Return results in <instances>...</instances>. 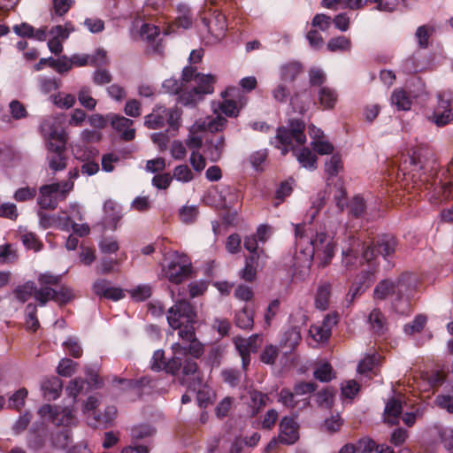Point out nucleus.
<instances>
[{"label":"nucleus","mask_w":453,"mask_h":453,"mask_svg":"<svg viewBox=\"0 0 453 453\" xmlns=\"http://www.w3.org/2000/svg\"><path fill=\"white\" fill-rule=\"evenodd\" d=\"M62 388L61 380L56 376L46 378L41 383V391L43 397L47 400L57 399L62 391Z\"/></svg>","instance_id":"nucleus-23"},{"label":"nucleus","mask_w":453,"mask_h":453,"mask_svg":"<svg viewBox=\"0 0 453 453\" xmlns=\"http://www.w3.org/2000/svg\"><path fill=\"white\" fill-rule=\"evenodd\" d=\"M261 339L259 334H255L248 338L236 337L234 345L242 357V368L246 370L250 362V353L256 352L260 347Z\"/></svg>","instance_id":"nucleus-13"},{"label":"nucleus","mask_w":453,"mask_h":453,"mask_svg":"<svg viewBox=\"0 0 453 453\" xmlns=\"http://www.w3.org/2000/svg\"><path fill=\"white\" fill-rule=\"evenodd\" d=\"M173 357L165 362L163 371L171 374H176L181 366V357L187 356V348L182 343L175 342L172 344Z\"/></svg>","instance_id":"nucleus-22"},{"label":"nucleus","mask_w":453,"mask_h":453,"mask_svg":"<svg viewBox=\"0 0 453 453\" xmlns=\"http://www.w3.org/2000/svg\"><path fill=\"white\" fill-rule=\"evenodd\" d=\"M112 128L120 134L125 141H131L135 136V129L133 127V120L114 113L107 114Z\"/></svg>","instance_id":"nucleus-18"},{"label":"nucleus","mask_w":453,"mask_h":453,"mask_svg":"<svg viewBox=\"0 0 453 453\" xmlns=\"http://www.w3.org/2000/svg\"><path fill=\"white\" fill-rule=\"evenodd\" d=\"M337 323L335 314H327L321 324L312 325L309 330L311 337L318 343L326 342L330 335L331 329Z\"/></svg>","instance_id":"nucleus-17"},{"label":"nucleus","mask_w":453,"mask_h":453,"mask_svg":"<svg viewBox=\"0 0 453 453\" xmlns=\"http://www.w3.org/2000/svg\"><path fill=\"white\" fill-rule=\"evenodd\" d=\"M169 326L173 330H178V335L185 330H195L196 312L193 306L185 300L176 302L169 308L166 315Z\"/></svg>","instance_id":"nucleus-4"},{"label":"nucleus","mask_w":453,"mask_h":453,"mask_svg":"<svg viewBox=\"0 0 453 453\" xmlns=\"http://www.w3.org/2000/svg\"><path fill=\"white\" fill-rule=\"evenodd\" d=\"M9 110L14 119H24L27 116V111L25 105L19 100H12L9 104Z\"/></svg>","instance_id":"nucleus-56"},{"label":"nucleus","mask_w":453,"mask_h":453,"mask_svg":"<svg viewBox=\"0 0 453 453\" xmlns=\"http://www.w3.org/2000/svg\"><path fill=\"white\" fill-rule=\"evenodd\" d=\"M154 432L155 430L153 427L149 425L142 424L132 427L131 436L133 439L139 440L151 436Z\"/></svg>","instance_id":"nucleus-57"},{"label":"nucleus","mask_w":453,"mask_h":453,"mask_svg":"<svg viewBox=\"0 0 453 453\" xmlns=\"http://www.w3.org/2000/svg\"><path fill=\"white\" fill-rule=\"evenodd\" d=\"M295 325L288 330L284 337V345L288 348H295L301 340L300 329L307 323V316L303 311H297L290 317Z\"/></svg>","instance_id":"nucleus-14"},{"label":"nucleus","mask_w":453,"mask_h":453,"mask_svg":"<svg viewBox=\"0 0 453 453\" xmlns=\"http://www.w3.org/2000/svg\"><path fill=\"white\" fill-rule=\"evenodd\" d=\"M189 163L192 169L196 173H201L206 166V160L199 151L193 150L189 157Z\"/></svg>","instance_id":"nucleus-58"},{"label":"nucleus","mask_w":453,"mask_h":453,"mask_svg":"<svg viewBox=\"0 0 453 453\" xmlns=\"http://www.w3.org/2000/svg\"><path fill=\"white\" fill-rule=\"evenodd\" d=\"M225 146V138L223 136L211 139L206 142L204 153L211 162H218L222 157Z\"/></svg>","instance_id":"nucleus-25"},{"label":"nucleus","mask_w":453,"mask_h":453,"mask_svg":"<svg viewBox=\"0 0 453 453\" xmlns=\"http://www.w3.org/2000/svg\"><path fill=\"white\" fill-rule=\"evenodd\" d=\"M65 143L63 142L58 143L48 142L46 145L49 168L53 173L63 171L66 167Z\"/></svg>","instance_id":"nucleus-12"},{"label":"nucleus","mask_w":453,"mask_h":453,"mask_svg":"<svg viewBox=\"0 0 453 453\" xmlns=\"http://www.w3.org/2000/svg\"><path fill=\"white\" fill-rule=\"evenodd\" d=\"M78 99L80 104L88 110H94L96 106V100L90 96V89L87 87L80 89Z\"/></svg>","instance_id":"nucleus-52"},{"label":"nucleus","mask_w":453,"mask_h":453,"mask_svg":"<svg viewBox=\"0 0 453 453\" xmlns=\"http://www.w3.org/2000/svg\"><path fill=\"white\" fill-rule=\"evenodd\" d=\"M77 363L69 358H62L58 365L57 372L65 377L72 376L75 372Z\"/></svg>","instance_id":"nucleus-53"},{"label":"nucleus","mask_w":453,"mask_h":453,"mask_svg":"<svg viewBox=\"0 0 453 453\" xmlns=\"http://www.w3.org/2000/svg\"><path fill=\"white\" fill-rule=\"evenodd\" d=\"M73 30L74 28L72 23L66 22L64 26L57 25L52 27L49 34L51 35V38H58V40L64 42Z\"/></svg>","instance_id":"nucleus-43"},{"label":"nucleus","mask_w":453,"mask_h":453,"mask_svg":"<svg viewBox=\"0 0 453 453\" xmlns=\"http://www.w3.org/2000/svg\"><path fill=\"white\" fill-rule=\"evenodd\" d=\"M313 150L319 155H328L333 153L334 146L326 140H315L311 142Z\"/></svg>","instance_id":"nucleus-63"},{"label":"nucleus","mask_w":453,"mask_h":453,"mask_svg":"<svg viewBox=\"0 0 453 453\" xmlns=\"http://www.w3.org/2000/svg\"><path fill=\"white\" fill-rule=\"evenodd\" d=\"M51 101L60 109H69L74 105L76 99L72 94L58 93L51 96Z\"/></svg>","instance_id":"nucleus-45"},{"label":"nucleus","mask_w":453,"mask_h":453,"mask_svg":"<svg viewBox=\"0 0 453 453\" xmlns=\"http://www.w3.org/2000/svg\"><path fill=\"white\" fill-rule=\"evenodd\" d=\"M409 274L403 275L396 282L384 280L380 281L374 289V297L383 300L390 296L397 295L402 296L403 293L410 288L407 280L410 279Z\"/></svg>","instance_id":"nucleus-10"},{"label":"nucleus","mask_w":453,"mask_h":453,"mask_svg":"<svg viewBox=\"0 0 453 453\" xmlns=\"http://www.w3.org/2000/svg\"><path fill=\"white\" fill-rule=\"evenodd\" d=\"M226 123V119L219 115L215 117H207L203 120L196 121L192 127V130L209 131L211 133L221 131Z\"/></svg>","instance_id":"nucleus-24"},{"label":"nucleus","mask_w":453,"mask_h":453,"mask_svg":"<svg viewBox=\"0 0 453 453\" xmlns=\"http://www.w3.org/2000/svg\"><path fill=\"white\" fill-rule=\"evenodd\" d=\"M26 312V326L30 331H36L39 326V321L36 317L37 308L34 303H28L25 310Z\"/></svg>","instance_id":"nucleus-48"},{"label":"nucleus","mask_w":453,"mask_h":453,"mask_svg":"<svg viewBox=\"0 0 453 453\" xmlns=\"http://www.w3.org/2000/svg\"><path fill=\"white\" fill-rule=\"evenodd\" d=\"M181 112L178 108L156 106L152 112L145 116L144 125L150 129L167 127V131L176 132L179 128Z\"/></svg>","instance_id":"nucleus-5"},{"label":"nucleus","mask_w":453,"mask_h":453,"mask_svg":"<svg viewBox=\"0 0 453 453\" xmlns=\"http://www.w3.org/2000/svg\"><path fill=\"white\" fill-rule=\"evenodd\" d=\"M254 319L252 311L243 308L235 315V324L242 329H250L253 326Z\"/></svg>","instance_id":"nucleus-44"},{"label":"nucleus","mask_w":453,"mask_h":453,"mask_svg":"<svg viewBox=\"0 0 453 453\" xmlns=\"http://www.w3.org/2000/svg\"><path fill=\"white\" fill-rule=\"evenodd\" d=\"M391 102L398 110L408 111L411 107V98L403 89H395L391 96Z\"/></svg>","instance_id":"nucleus-34"},{"label":"nucleus","mask_w":453,"mask_h":453,"mask_svg":"<svg viewBox=\"0 0 453 453\" xmlns=\"http://www.w3.org/2000/svg\"><path fill=\"white\" fill-rule=\"evenodd\" d=\"M208 30L217 38L224 35L226 29V17L220 12L214 13L213 18L207 24Z\"/></svg>","instance_id":"nucleus-31"},{"label":"nucleus","mask_w":453,"mask_h":453,"mask_svg":"<svg viewBox=\"0 0 453 453\" xmlns=\"http://www.w3.org/2000/svg\"><path fill=\"white\" fill-rule=\"evenodd\" d=\"M302 71V66L296 62L286 64L281 66L280 79L283 81H293Z\"/></svg>","instance_id":"nucleus-39"},{"label":"nucleus","mask_w":453,"mask_h":453,"mask_svg":"<svg viewBox=\"0 0 453 453\" xmlns=\"http://www.w3.org/2000/svg\"><path fill=\"white\" fill-rule=\"evenodd\" d=\"M342 169V162L338 154H334L325 163V172L329 177L336 176Z\"/></svg>","instance_id":"nucleus-49"},{"label":"nucleus","mask_w":453,"mask_h":453,"mask_svg":"<svg viewBox=\"0 0 453 453\" xmlns=\"http://www.w3.org/2000/svg\"><path fill=\"white\" fill-rule=\"evenodd\" d=\"M438 107L434 113V121L438 127H443L453 120V110L450 107V95L438 96Z\"/></svg>","instance_id":"nucleus-19"},{"label":"nucleus","mask_w":453,"mask_h":453,"mask_svg":"<svg viewBox=\"0 0 453 453\" xmlns=\"http://www.w3.org/2000/svg\"><path fill=\"white\" fill-rule=\"evenodd\" d=\"M59 189L60 183L43 185L40 188L37 203L41 209L53 210L57 207L60 200Z\"/></svg>","instance_id":"nucleus-16"},{"label":"nucleus","mask_w":453,"mask_h":453,"mask_svg":"<svg viewBox=\"0 0 453 453\" xmlns=\"http://www.w3.org/2000/svg\"><path fill=\"white\" fill-rule=\"evenodd\" d=\"M37 413L42 421L52 422L57 426H70L75 420L73 410L68 407L43 404Z\"/></svg>","instance_id":"nucleus-8"},{"label":"nucleus","mask_w":453,"mask_h":453,"mask_svg":"<svg viewBox=\"0 0 453 453\" xmlns=\"http://www.w3.org/2000/svg\"><path fill=\"white\" fill-rule=\"evenodd\" d=\"M327 50L329 51H348L351 48V42L345 36H337L332 38L327 42Z\"/></svg>","instance_id":"nucleus-41"},{"label":"nucleus","mask_w":453,"mask_h":453,"mask_svg":"<svg viewBox=\"0 0 453 453\" xmlns=\"http://www.w3.org/2000/svg\"><path fill=\"white\" fill-rule=\"evenodd\" d=\"M319 101L323 109H332L337 102L336 92L328 87H320L318 91Z\"/></svg>","instance_id":"nucleus-30"},{"label":"nucleus","mask_w":453,"mask_h":453,"mask_svg":"<svg viewBox=\"0 0 453 453\" xmlns=\"http://www.w3.org/2000/svg\"><path fill=\"white\" fill-rule=\"evenodd\" d=\"M294 154L302 167L310 171H314L317 168V157L307 147H303L299 150H295Z\"/></svg>","instance_id":"nucleus-26"},{"label":"nucleus","mask_w":453,"mask_h":453,"mask_svg":"<svg viewBox=\"0 0 453 453\" xmlns=\"http://www.w3.org/2000/svg\"><path fill=\"white\" fill-rule=\"evenodd\" d=\"M173 179L181 183H188L195 179V174L188 165L182 164L174 167Z\"/></svg>","instance_id":"nucleus-38"},{"label":"nucleus","mask_w":453,"mask_h":453,"mask_svg":"<svg viewBox=\"0 0 453 453\" xmlns=\"http://www.w3.org/2000/svg\"><path fill=\"white\" fill-rule=\"evenodd\" d=\"M311 96L306 91L295 93L290 97V104L294 111L300 114L305 113L310 106Z\"/></svg>","instance_id":"nucleus-28"},{"label":"nucleus","mask_w":453,"mask_h":453,"mask_svg":"<svg viewBox=\"0 0 453 453\" xmlns=\"http://www.w3.org/2000/svg\"><path fill=\"white\" fill-rule=\"evenodd\" d=\"M341 390L343 397L353 399L357 393L359 391V385L356 380H349L342 384Z\"/></svg>","instance_id":"nucleus-62"},{"label":"nucleus","mask_w":453,"mask_h":453,"mask_svg":"<svg viewBox=\"0 0 453 453\" xmlns=\"http://www.w3.org/2000/svg\"><path fill=\"white\" fill-rule=\"evenodd\" d=\"M37 280H38L40 288H42V287L54 288L59 284V282L61 280V275H56V274H52L50 273H40L38 275Z\"/></svg>","instance_id":"nucleus-55"},{"label":"nucleus","mask_w":453,"mask_h":453,"mask_svg":"<svg viewBox=\"0 0 453 453\" xmlns=\"http://www.w3.org/2000/svg\"><path fill=\"white\" fill-rule=\"evenodd\" d=\"M27 396V390L25 388H19L9 399L11 407L19 410L25 403Z\"/></svg>","instance_id":"nucleus-61"},{"label":"nucleus","mask_w":453,"mask_h":453,"mask_svg":"<svg viewBox=\"0 0 453 453\" xmlns=\"http://www.w3.org/2000/svg\"><path fill=\"white\" fill-rule=\"evenodd\" d=\"M98 405L99 400L96 396H89L85 402L82 411L85 415H87L88 423L89 420H93L94 416L98 415L96 413V409L98 407Z\"/></svg>","instance_id":"nucleus-60"},{"label":"nucleus","mask_w":453,"mask_h":453,"mask_svg":"<svg viewBox=\"0 0 453 453\" xmlns=\"http://www.w3.org/2000/svg\"><path fill=\"white\" fill-rule=\"evenodd\" d=\"M258 258L255 257V254H250L246 258L244 268L241 271V277L246 281H252L257 275V266Z\"/></svg>","instance_id":"nucleus-37"},{"label":"nucleus","mask_w":453,"mask_h":453,"mask_svg":"<svg viewBox=\"0 0 453 453\" xmlns=\"http://www.w3.org/2000/svg\"><path fill=\"white\" fill-rule=\"evenodd\" d=\"M426 323V317L423 315H418L415 317L413 321L407 324L404 326V332L408 334H413L420 332Z\"/></svg>","instance_id":"nucleus-59"},{"label":"nucleus","mask_w":453,"mask_h":453,"mask_svg":"<svg viewBox=\"0 0 453 453\" xmlns=\"http://www.w3.org/2000/svg\"><path fill=\"white\" fill-rule=\"evenodd\" d=\"M314 377L322 382L330 381L334 377L331 365L328 363L320 364L314 371Z\"/></svg>","instance_id":"nucleus-51"},{"label":"nucleus","mask_w":453,"mask_h":453,"mask_svg":"<svg viewBox=\"0 0 453 453\" xmlns=\"http://www.w3.org/2000/svg\"><path fill=\"white\" fill-rule=\"evenodd\" d=\"M183 343H188L187 348V355H190L195 358H199L204 352L203 345L199 342L196 336L195 330H185L180 333L179 337Z\"/></svg>","instance_id":"nucleus-21"},{"label":"nucleus","mask_w":453,"mask_h":453,"mask_svg":"<svg viewBox=\"0 0 453 453\" xmlns=\"http://www.w3.org/2000/svg\"><path fill=\"white\" fill-rule=\"evenodd\" d=\"M117 410L114 406H107L104 414H98L93 417V420H89V425L97 426L110 423L116 416Z\"/></svg>","instance_id":"nucleus-47"},{"label":"nucleus","mask_w":453,"mask_h":453,"mask_svg":"<svg viewBox=\"0 0 453 453\" xmlns=\"http://www.w3.org/2000/svg\"><path fill=\"white\" fill-rule=\"evenodd\" d=\"M403 406L400 401L391 399L388 401L385 407V420L388 424L394 425L397 422V418L401 414Z\"/></svg>","instance_id":"nucleus-32"},{"label":"nucleus","mask_w":453,"mask_h":453,"mask_svg":"<svg viewBox=\"0 0 453 453\" xmlns=\"http://www.w3.org/2000/svg\"><path fill=\"white\" fill-rule=\"evenodd\" d=\"M18 258L17 250L12 244L5 243L0 246V262L13 263Z\"/></svg>","instance_id":"nucleus-50"},{"label":"nucleus","mask_w":453,"mask_h":453,"mask_svg":"<svg viewBox=\"0 0 453 453\" xmlns=\"http://www.w3.org/2000/svg\"><path fill=\"white\" fill-rule=\"evenodd\" d=\"M72 297V289L65 286L60 287L58 289L50 287H42L38 288L35 292V300L41 306H44L50 300L59 303H65Z\"/></svg>","instance_id":"nucleus-11"},{"label":"nucleus","mask_w":453,"mask_h":453,"mask_svg":"<svg viewBox=\"0 0 453 453\" xmlns=\"http://www.w3.org/2000/svg\"><path fill=\"white\" fill-rule=\"evenodd\" d=\"M40 131L48 142H66L67 134L64 130H58L55 125V119L51 117L44 119L40 124Z\"/></svg>","instance_id":"nucleus-20"},{"label":"nucleus","mask_w":453,"mask_h":453,"mask_svg":"<svg viewBox=\"0 0 453 453\" xmlns=\"http://www.w3.org/2000/svg\"><path fill=\"white\" fill-rule=\"evenodd\" d=\"M395 238L391 235L381 236L377 241L376 249L371 247L370 241L363 240L361 234H358L357 237L353 236L349 238L348 246L342 249V265L349 271L355 269L358 263L363 264L365 261L363 258V254L368 250L369 256L372 251L373 252L372 264H373V268L376 272L375 252L381 254L383 257H388L395 252Z\"/></svg>","instance_id":"nucleus-2"},{"label":"nucleus","mask_w":453,"mask_h":453,"mask_svg":"<svg viewBox=\"0 0 453 453\" xmlns=\"http://www.w3.org/2000/svg\"><path fill=\"white\" fill-rule=\"evenodd\" d=\"M191 262L185 255L175 254L164 267V274L172 283L182 282L190 273Z\"/></svg>","instance_id":"nucleus-7"},{"label":"nucleus","mask_w":453,"mask_h":453,"mask_svg":"<svg viewBox=\"0 0 453 453\" xmlns=\"http://www.w3.org/2000/svg\"><path fill=\"white\" fill-rule=\"evenodd\" d=\"M37 290L35 282L28 280L23 285L17 287L14 290V294L19 301L25 303L33 296L35 298V292Z\"/></svg>","instance_id":"nucleus-36"},{"label":"nucleus","mask_w":453,"mask_h":453,"mask_svg":"<svg viewBox=\"0 0 453 453\" xmlns=\"http://www.w3.org/2000/svg\"><path fill=\"white\" fill-rule=\"evenodd\" d=\"M63 345L65 350L68 352V354L73 357L74 358L81 357L82 349L79 342L76 341V339L69 337L65 342H64Z\"/></svg>","instance_id":"nucleus-64"},{"label":"nucleus","mask_w":453,"mask_h":453,"mask_svg":"<svg viewBox=\"0 0 453 453\" xmlns=\"http://www.w3.org/2000/svg\"><path fill=\"white\" fill-rule=\"evenodd\" d=\"M296 395L294 392H291L288 388H282L279 394V399L278 401L282 403L284 406L294 409L298 406L299 403H301L300 408H305L309 405L310 402L308 398H303L301 401H296L295 397Z\"/></svg>","instance_id":"nucleus-27"},{"label":"nucleus","mask_w":453,"mask_h":453,"mask_svg":"<svg viewBox=\"0 0 453 453\" xmlns=\"http://www.w3.org/2000/svg\"><path fill=\"white\" fill-rule=\"evenodd\" d=\"M296 252L295 266L309 269L316 256L322 266H326L333 259L336 244L334 236L311 223L295 226Z\"/></svg>","instance_id":"nucleus-1"},{"label":"nucleus","mask_w":453,"mask_h":453,"mask_svg":"<svg viewBox=\"0 0 453 453\" xmlns=\"http://www.w3.org/2000/svg\"><path fill=\"white\" fill-rule=\"evenodd\" d=\"M280 443L291 445L299 439V425L293 417H284L280 422Z\"/></svg>","instance_id":"nucleus-15"},{"label":"nucleus","mask_w":453,"mask_h":453,"mask_svg":"<svg viewBox=\"0 0 453 453\" xmlns=\"http://www.w3.org/2000/svg\"><path fill=\"white\" fill-rule=\"evenodd\" d=\"M331 286L328 283H322L318 287L315 305L318 309L325 311L328 307Z\"/></svg>","instance_id":"nucleus-33"},{"label":"nucleus","mask_w":453,"mask_h":453,"mask_svg":"<svg viewBox=\"0 0 453 453\" xmlns=\"http://www.w3.org/2000/svg\"><path fill=\"white\" fill-rule=\"evenodd\" d=\"M368 322L374 333L380 334L386 330V319L379 309H373L368 317Z\"/></svg>","instance_id":"nucleus-35"},{"label":"nucleus","mask_w":453,"mask_h":453,"mask_svg":"<svg viewBox=\"0 0 453 453\" xmlns=\"http://www.w3.org/2000/svg\"><path fill=\"white\" fill-rule=\"evenodd\" d=\"M380 358V356L377 353L365 356L357 365V372L362 374L372 372L373 369L379 365Z\"/></svg>","instance_id":"nucleus-40"},{"label":"nucleus","mask_w":453,"mask_h":453,"mask_svg":"<svg viewBox=\"0 0 453 453\" xmlns=\"http://www.w3.org/2000/svg\"><path fill=\"white\" fill-rule=\"evenodd\" d=\"M20 240L23 245L27 250H33L34 251H39L42 249V242L33 232H25L21 234Z\"/></svg>","instance_id":"nucleus-42"},{"label":"nucleus","mask_w":453,"mask_h":453,"mask_svg":"<svg viewBox=\"0 0 453 453\" xmlns=\"http://www.w3.org/2000/svg\"><path fill=\"white\" fill-rule=\"evenodd\" d=\"M373 257V252H371L369 257V251L366 250L363 254V258L367 263L368 269L363 270L361 275L357 276L356 282L350 288L348 293V298L352 302L360 293L364 292L375 279V271L372 260Z\"/></svg>","instance_id":"nucleus-9"},{"label":"nucleus","mask_w":453,"mask_h":453,"mask_svg":"<svg viewBox=\"0 0 453 453\" xmlns=\"http://www.w3.org/2000/svg\"><path fill=\"white\" fill-rule=\"evenodd\" d=\"M127 292L133 300L136 302H142L150 297L152 289L149 284H142L127 290Z\"/></svg>","instance_id":"nucleus-46"},{"label":"nucleus","mask_w":453,"mask_h":453,"mask_svg":"<svg viewBox=\"0 0 453 453\" xmlns=\"http://www.w3.org/2000/svg\"><path fill=\"white\" fill-rule=\"evenodd\" d=\"M305 125L301 119H292L289 120L288 128L280 127L277 130L276 142L282 146L281 153L285 155L295 146L305 143L306 136L303 133Z\"/></svg>","instance_id":"nucleus-6"},{"label":"nucleus","mask_w":453,"mask_h":453,"mask_svg":"<svg viewBox=\"0 0 453 453\" xmlns=\"http://www.w3.org/2000/svg\"><path fill=\"white\" fill-rule=\"evenodd\" d=\"M215 80V77L211 74L197 73L196 68L185 67L183 69V81L186 82L194 81V85L189 92L182 93L180 96V103L184 105H192L201 100L203 95L211 94Z\"/></svg>","instance_id":"nucleus-3"},{"label":"nucleus","mask_w":453,"mask_h":453,"mask_svg":"<svg viewBox=\"0 0 453 453\" xmlns=\"http://www.w3.org/2000/svg\"><path fill=\"white\" fill-rule=\"evenodd\" d=\"M190 390L197 391V402L200 407H206L211 403L210 389L203 386L201 379L188 384Z\"/></svg>","instance_id":"nucleus-29"},{"label":"nucleus","mask_w":453,"mask_h":453,"mask_svg":"<svg viewBox=\"0 0 453 453\" xmlns=\"http://www.w3.org/2000/svg\"><path fill=\"white\" fill-rule=\"evenodd\" d=\"M197 215L198 209L195 205H185L179 211L180 220L186 224L194 222Z\"/></svg>","instance_id":"nucleus-54"}]
</instances>
